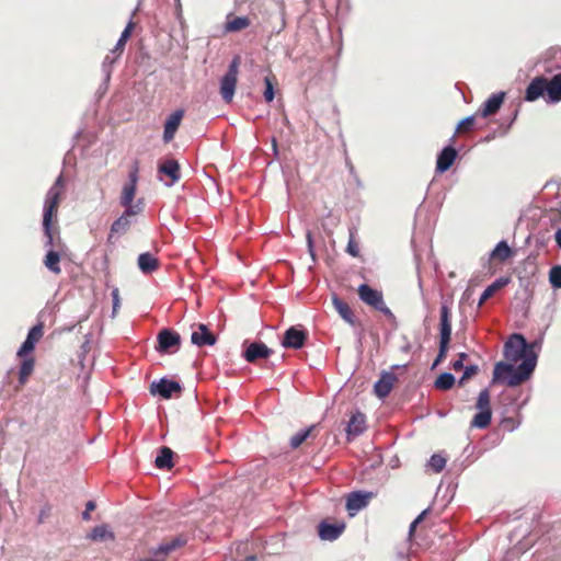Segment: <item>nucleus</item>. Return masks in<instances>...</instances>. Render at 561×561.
<instances>
[{"instance_id":"1","label":"nucleus","mask_w":561,"mask_h":561,"mask_svg":"<svg viewBox=\"0 0 561 561\" xmlns=\"http://www.w3.org/2000/svg\"><path fill=\"white\" fill-rule=\"evenodd\" d=\"M541 342L535 341L528 344L522 334H513L504 344V357L516 363L520 358L523 362L515 368L512 364L499 362L493 369L492 383L505 381L510 387H516L527 380L537 364V353L535 347H540Z\"/></svg>"},{"instance_id":"2","label":"nucleus","mask_w":561,"mask_h":561,"mask_svg":"<svg viewBox=\"0 0 561 561\" xmlns=\"http://www.w3.org/2000/svg\"><path fill=\"white\" fill-rule=\"evenodd\" d=\"M65 190V181L62 174H60L51 187L48 190L45 202H44V214H43V229L45 234V248L54 250H62V243L58 237L55 240L54 232L51 229V220L55 216L57 208L60 203L61 195Z\"/></svg>"},{"instance_id":"3","label":"nucleus","mask_w":561,"mask_h":561,"mask_svg":"<svg viewBox=\"0 0 561 561\" xmlns=\"http://www.w3.org/2000/svg\"><path fill=\"white\" fill-rule=\"evenodd\" d=\"M138 163L135 162L129 174L128 182H126L122 187L119 204L125 208H133L136 211L144 210V202L142 199H138L137 203L133 204V201L136 195L137 182H138Z\"/></svg>"},{"instance_id":"4","label":"nucleus","mask_w":561,"mask_h":561,"mask_svg":"<svg viewBox=\"0 0 561 561\" xmlns=\"http://www.w3.org/2000/svg\"><path fill=\"white\" fill-rule=\"evenodd\" d=\"M239 62L240 60L238 57L233 58L227 72L220 80V95L226 103H230L234 96L238 82Z\"/></svg>"},{"instance_id":"5","label":"nucleus","mask_w":561,"mask_h":561,"mask_svg":"<svg viewBox=\"0 0 561 561\" xmlns=\"http://www.w3.org/2000/svg\"><path fill=\"white\" fill-rule=\"evenodd\" d=\"M358 296L360 300L366 305L375 308L376 310L380 311L381 313L389 318H393V313L383 301V296L381 291L374 289L366 284H362L358 287Z\"/></svg>"},{"instance_id":"6","label":"nucleus","mask_w":561,"mask_h":561,"mask_svg":"<svg viewBox=\"0 0 561 561\" xmlns=\"http://www.w3.org/2000/svg\"><path fill=\"white\" fill-rule=\"evenodd\" d=\"M141 211H136L133 208L125 209L124 213L113 221L108 234V241L113 242L114 239L125 234L134 222V217L139 215Z\"/></svg>"},{"instance_id":"7","label":"nucleus","mask_w":561,"mask_h":561,"mask_svg":"<svg viewBox=\"0 0 561 561\" xmlns=\"http://www.w3.org/2000/svg\"><path fill=\"white\" fill-rule=\"evenodd\" d=\"M185 542L186 540L183 537H174L169 541L160 543L157 548L150 549V554L152 557L141 559L140 561H165V558L169 553L182 547L183 545H185Z\"/></svg>"},{"instance_id":"8","label":"nucleus","mask_w":561,"mask_h":561,"mask_svg":"<svg viewBox=\"0 0 561 561\" xmlns=\"http://www.w3.org/2000/svg\"><path fill=\"white\" fill-rule=\"evenodd\" d=\"M181 336L171 329H162L158 333V347L160 353H174L179 350Z\"/></svg>"},{"instance_id":"9","label":"nucleus","mask_w":561,"mask_h":561,"mask_svg":"<svg viewBox=\"0 0 561 561\" xmlns=\"http://www.w3.org/2000/svg\"><path fill=\"white\" fill-rule=\"evenodd\" d=\"M275 5L276 12L265 13V22L270 24L271 30L275 34H279L286 26L285 15H286V7L284 0H272Z\"/></svg>"},{"instance_id":"10","label":"nucleus","mask_w":561,"mask_h":561,"mask_svg":"<svg viewBox=\"0 0 561 561\" xmlns=\"http://www.w3.org/2000/svg\"><path fill=\"white\" fill-rule=\"evenodd\" d=\"M373 492L354 491L346 497V510L350 516L356 515L360 510L365 508L373 499Z\"/></svg>"},{"instance_id":"11","label":"nucleus","mask_w":561,"mask_h":561,"mask_svg":"<svg viewBox=\"0 0 561 561\" xmlns=\"http://www.w3.org/2000/svg\"><path fill=\"white\" fill-rule=\"evenodd\" d=\"M307 332L299 327H290L284 333L282 345L285 348L299 350L305 345Z\"/></svg>"},{"instance_id":"12","label":"nucleus","mask_w":561,"mask_h":561,"mask_svg":"<svg viewBox=\"0 0 561 561\" xmlns=\"http://www.w3.org/2000/svg\"><path fill=\"white\" fill-rule=\"evenodd\" d=\"M181 385L176 381L161 378L158 381H152L150 385L151 394H159L164 399H170L173 393L181 392Z\"/></svg>"},{"instance_id":"13","label":"nucleus","mask_w":561,"mask_h":561,"mask_svg":"<svg viewBox=\"0 0 561 561\" xmlns=\"http://www.w3.org/2000/svg\"><path fill=\"white\" fill-rule=\"evenodd\" d=\"M216 335L208 329L206 324L199 323L191 334L192 344L203 347L213 346L216 343Z\"/></svg>"},{"instance_id":"14","label":"nucleus","mask_w":561,"mask_h":561,"mask_svg":"<svg viewBox=\"0 0 561 561\" xmlns=\"http://www.w3.org/2000/svg\"><path fill=\"white\" fill-rule=\"evenodd\" d=\"M540 96H547V79L541 76L530 81L525 92V100L527 102H534Z\"/></svg>"},{"instance_id":"15","label":"nucleus","mask_w":561,"mask_h":561,"mask_svg":"<svg viewBox=\"0 0 561 561\" xmlns=\"http://www.w3.org/2000/svg\"><path fill=\"white\" fill-rule=\"evenodd\" d=\"M397 377L393 373H382L374 385V391L380 399L386 398L392 390Z\"/></svg>"},{"instance_id":"16","label":"nucleus","mask_w":561,"mask_h":561,"mask_svg":"<svg viewBox=\"0 0 561 561\" xmlns=\"http://www.w3.org/2000/svg\"><path fill=\"white\" fill-rule=\"evenodd\" d=\"M43 336V327L42 324L34 325L27 333V336L21 347L18 351V356L23 357L27 353L32 352L35 347V344Z\"/></svg>"},{"instance_id":"17","label":"nucleus","mask_w":561,"mask_h":561,"mask_svg":"<svg viewBox=\"0 0 561 561\" xmlns=\"http://www.w3.org/2000/svg\"><path fill=\"white\" fill-rule=\"evenodd\" d=\"M504 98H505V93L504 92H499V93H494L492 94L482 105V107H480L477 112V115H480L481 117H488L494 113H496L503 101H504Z\"/></svg>"},{"instance_id":"18","label":"nucleus","mask_w":561,"mask_h":561,"mask_svg":"<svg viewBox=\"0 0 561 561\" xmlns=\"http://www.w3.org/2000/svg\"><path fill=\"white\" fill-rule=\"evenodd\" d=\"M457 158V150L451 147H445L437 156L436 171L438 173L446 172L455 162Z\"/></svg>"},{"instance_id":"19","label":"nucleus","mask_w":561,"mask_h":561,"mask_svg":"<svg viewBox=\"0 0 561 561\" xmlns=\"http://www.w3.org/2000/svg\"><path fill=\"white\" fill-rule=\"evenodd\" d=\"M272 353L273 351L264 343L253 342L244 351V358L247 362L253 363L259 358H267Z\"/></svg>"},{"instance_id":"20","label":"nucleus","mask_w":561,"mask_h":561,"mask_svg":"<svg viewBox=\"0 0 561 561\" xmlns=\"http://www.w3.org/2000/svg\"><path fill=\"white\" fill-rule=\"evenodd\" d=\"M366 430V417L362 412L354 413L346 427L347 438L352 439L353 437L359 436Z\"/></svg>"},{"instance_id":"21","label":"nucleus","mask_w":561,"mask_h":561,"mask_svg":"<svg viewBox=\"0 0 561 561\" xmlns=\"http://www.w3.org/2000/svg\"><path fill=\"white\" fill-rule=\"evenodd\" d=\"M451 337V312L447 305L440 307L439 317V340L450 341Z\"/></svg>"},{"instance_id":"22","label":"nucleus","mask_w":561,"mask_h":561,"mask_svg":"<svg viewBox=\"0 0 561 561\" xmlns=\"http://www.w3.org/2000/svg\"><path fill=\"white\" fill-rule=\"evenodd\" d=\"M345 525L341 524H329L327 522H322L319 525V537L322 540L333 541L337 539L343 533Z\"/></svg>"},{"instance_id":"23","label":"nucleus","mask_w":561,"mask_h":561,"mask_svg":"<svg viewBox=\"0 0 561 561\" xmlns=\"http://www.w3.org/2000/svg\"><path fill=\"white\" fill-rule=\"evenodd\" d=\"M183 117V111L179 110L172 113L164 124L163 140L165 142L171 141L174 138L175 131L178 130L181 119Z\"/></svg>"},{"instance_id":"24","label":"nucleus","mask_w":561,"mask_h":561,"mask_svg":"<svg viewBox=\"0 0 561 561\" xmlns=\"http://www.w3.org/2000/svg\"><path fill=\"white\" fill-rule=\"evenodd\" d=\"M561 101V73L553 76L550 80L547 79V103H558Z\"/></svg>"},{"instance_id":"25","label":"nucleus","mask_w":561,"mask_h":561,"mask_svg":"<svg viewBox=\"0 0 561 561\" xmlns=\"http://www.w3.org/2000/svg\"><path fill=\"white\" fill-rule=\"evenodd\" d=\"M159 173L170 178V181L165 182L167 186H173L180 179V165L175 160H167L159 167Z\"/></svg>"},{"instance_id":"26","label":"nucleus","mask_w":561,"mask_h":561,"mask_svg":"<svg viewBox=\"0 0 561 561\" xmlns=\"http://www.w3.org/2000/svg\"><path fill=\"white\" fill-rule=\"evenodd\" d=\"M62 250L49 249L44 259L45 267L55 275L61 273L60 259Z\"/></svg>"},{"instance_id":"27","label":"nucleus","mask_w":561,"mask_h":561,"mask_svg":"<svg viewBox=\"0 0 561 561\" xmlns=\"http://www.w3.org/2000/svg\"><path fill=\"white\" fill-rule=\"evenodd\" d=\"M332 304L340 317L351 325H355V316L350 306L341 300L336 295L332 297Z\"/></svg>"},{"instance_id":"28","label":"nucleus","mask_w":561,"mask_h":561,"mask_svg":"<svg viewBox=\"0 0 561 561\" xmlns=\"http://www.w3.org/2000/svg\"><path fill=\"white\" fill-rule=\"evenodd\" d=\"M87 538L93 541H107L114 540L115 536L107 525H99L91 530Z\"/></svg>"},{"instance_id":"29","label":"nucleus","mask_w":561,"mask_h":561,"mask_svg":"<svg viewBox=\"0 0 561 561\" xmlns=\"http://www.w3.org/2000/svg\"><path fill=\"white\" fill-rule=\"evenodd\" d=\"M138 267L142 273L149 274L158 268V260L149 252L141 253L138 256Z\"/></svg>"},{"instance_id":"30","label":"nucleus","mask_w":561,"mask_h":561,"mask_svg":"<svg viewBox=\"0 0 561 561\" xmlns=\"http://www.w3.org/2000/svg\"><path fill=\"white\" fill-rule=\"evenodd\" d=\"M510 283V279L506 277H500L494 280L491 285H489L480 296L479 306H482L490 297L494 295V293L502 287L506 286Z\"/></svg>"},{"instance_id":"31","label":"nucleus","mask_w":561,"mask_h":561,"mask_svg":"<svg viewBox=\"0 0 561 561\" xmlns=\"http://www.w3.org/2000/svg\"><path fill=\"white\" fill-rule=\"evenodd\" d=\"M512 256V250L506 241H500L490 254L491 259L499 260L501 262L506 261Z\"/></svg>"},{"instance_id":"32","label":"nucleus","mask_w":561,"mask_h":561,"mask_svg":"<svg viewBox=\"0 0 561 561\" xmlns=\"http://www.w3.org/2000/svg\"><path fill=\"white\" fill-rule=\"evenodd\" d=\"M172 457L173 451L169 447H161L154 463L159 469H170L173 466Z\"/></svg>"},{"instance_id":"33","label":"nucleus","mask_w":561,"mask_h":561,"mask_svg":"<svg viewBox=\"0 0 561 561\" xmlns=\"http://www.w3.org/2000/svg\"><path fill=\"white\" fill-rule=\"evenodd\" d=\"M251 24V21L247 16H237L231 21H228L225 25L227 33L238 32L247 28Z\"/></svg>"},{"instance_id":"34","label":"nucleus","mask_w":561,"mask_h":561,"mask_svg":"<svg viewBox=\"0 0 561 561\" xmlns=\"http://www.w3.org/2000/svg\"><path fill=\"white\" fill-rule=\"evenodd\" d=\"M491 411H479L471 421V426L477 428H485L491 423Z\"/></svg>"},{"instance_id":"35","label":"nucleus","mask_w":561,"mask_h":561,"mask_svg":"<svg viewBox=\"0 0 561 561\" xmlns=\"http://www.w3.org/2000/svg\"><path fill=\"white\" fill-rule=\"evenodd\" d=\"M455 383V377L450 373H443L435 381V387L440 390H448Z\"/></svg>"},{"instance_id":"36","label":"nucleus","mask_w":561,"mask_h":561,"mask_svg":"<svg viewBox=\"0 0 561 561\" xmlns=\"http://www.w3.org/2000/svg\"><path fill=\"white\" fill-rule=\"evenodd\" d=\"M133 28H134V23H133V21H129L127 23L126 27L124 28V31L122 32L121 37L118 38L113 53L118 51V54H121L123 51V48H124L127 39L129 38Z\"/></svg>"},{"instance_id":"37","label":"nucleus","mask_w":561,"mask_h":561,"mask_svg":"<svg viewBox=\"0 0 561 561\" xmlns=\"http://www.w3.org/2000/svg\"><path fill=\"white\" fill-rule=\"evenodd\" d=\"M313 427L314 426H310L293 435L290 438V446L293 448H298L308 438Z\"/></svg>"},{"instance_id":"38","label":"nucleus","mask_w":561,"mask_h":561,"mask_svg":"<svg viewBox=\"0 0 561 561\" xmlns=\"http://www.w3.org/2000/svg\"><path fill=\"white\" fill-rule=\"evenodd\" d=\"M34 368V362L32 358L24 359L20 367V382L24 383L27 377L31 375Z\"/></svg>"},{"instance_id":"39","label":"nucleus","mask_w":561,"mask_h":561,"mask_svg":"<svg viewBox=\"0 0 561 561\" xmlns=\"http://www.w3.org/2000/svg\"><path fill=\"white\" fill-rule=\"evenodd\" d=\"M477 409L479 411H491L490 408V392L488 389H483L477 400Z\"/></svg>"},{"instance_id":"40","label":"nucleus","mask_w":561,"mask_h":561,"mask_svg":"<svg viewBox=\"0 0 561 561\" xmlns=\"http://www.w3.org/2000/svg\"><path fill=\"white\" fill-rule=\"evenodd\" d=\"M549 282L553 288H561V265L551 267L549 272Z\"/></svg>"},{"instance_id":"41","label":"nucleus","mask_w":561,"mask_h":561,"mask_svg":"<svg viewBox=\"0 0 561 561\" xmlns=\"http://www.w3.org/2000/svg\"><path fill=\"white\" fill-rule=\"evenodd\" d=\"M428 466L436 472H440L446 466V459L440 455H433L428 461Z\"/></svg>"},{"instance_id":"42","label":"nucleus","mask_w":561,"mask_h":561,"mask_svg":"<svg viewBox=\"0 0 561 561\" xmlns=\"http://www.w3.org/2000/svg\"><path fill=\"white\" fill-rule=\"evenodd\" d=\"M449 342L450 341H447V340H439V351H438V355H437L435 362L433 363V367L438 365L446 357Z\"/></svg>"},{"instance_id":"43","label":"nucleus","mask_w":561,"mask_h":561,"mask_svg":"<svg viewBox=\"0 0 561 561\" xmlns=\"http://www.w3.org/2000/svg\"><path fill=\"white\" fill-rule=\"evenodd\" d=\"M449 342L450 341H447V340H439V351H438V355H437L435 362L433 363V367L438 365L446 357Z\"/></svg>"},{"instance_id":"44","label":"nucleus","mask_w":561,"mask_h":561,"mask_svg":"<svg viewBox=\"0 0 561 561\" xmlns=\"http://www.w3.org/2000/svg\"><path fill=\"white\" fill-rule=\"evenodd\" d=\"M112 300H113V310H112V317L114 318L121 307V298H119V290L117 287H114L112 289Z\"/></svg>"},{"instance_id":"45","label":"nucleus","mask_w":561,"mask_h":561,"mask_svg":"<svg viewBox=\"0 0 561 561\" xmlns=\"http://www.w3.org/2000/svg\"><path fill=\"white\" fill-rule=\"evenodd\" d=\"M264 82H265L264 99L266 102H272L274 100L273 83L268 77H265Z\"/></svg>"},{"instance_id":"46","label":"nucleus","mask_w":561,"mask_h":561,"mask_svg":"<svg viewBox=\"0 0 561 561\" xmlns=\"http://www.w3.org/2000/svg\"><path fill=\"white\" fill-rule=\"evenodd\" d=\"M114 62H115V58H112L110 56H106L103 61L102 68H103V72L105 73V82H108V80L111 78V67Z\"/></svg>"},{"instance_id":"47","label":"nucleus","mask_w":561,"mask_h":561,"mask_svg":"<svg viewBox=\"0 0 561 561\" xmlns=\"http://www.w3.org/2000/svg\"><path fill=\"white\" fill-rule=\"evenodd\" d=\"M479 370L477 365H470L465 368L463 375L459 380V383H463V381L472 376H474Z\"/></svg>"},{"instance_id":"48","label":"nucleus","mask_w":561,"mask_h":561,"mask_svg":"<svg viewBox=\"0 0 561 561\" xmlns=\"http://www.w3.org/2000/svg\"><path fill=\"white\" fill-rule=\"evenodd\" d=\"M346 252L353 257H357L359 255V248L353 239L348 241Z\"/></svg>"},{"instance_id":"49","label":"nucleus","mask_w":561,"mask_h":561,"mask_svg":"<svg viewBox=\"0 0 561 561\" xmlns=\"http://www.w3.org/2000/svg\"><path fill=\"white\" fill-rule=\"evenodd\" d=\"M427 511H423L410 525V528H409V535L410 537L413 535L416 526L419 523H421L424 518V516L426 515Z\"/></svg>"},{"instance_id":"50","label":"nucleus","mask_w":561,"mask_h":561,"mask_svg":"<svg viewBox=\"0 0 561 561\" xmlns=\"http://www.w3.org/2000/svg\"><path fill=\"white\" fill-rule=\"evenodd\" d=\"M95 503L93 501H89L87 504H85V511L82 513V518L84 520H90L91 516H90V512L95 510Z\"/></svg>"},{"instance_id":"51","label":"nucleus","mask_w":561,"mask_h":561,"mask_svg":"<svg viewBox=\"0 0 561 561\" xmlns=\"http://www.w3.org/2000/svg\"><path fill=\"white\" fill-rule=\"evenodd\" d=\"M306 238H307L308 251H309L312 260L314 261L316 260V255H314L312 236H311L310 231L307 232Z\"/></svg>"},{"instance_id":"52","label":"nucleus","mask_w":561,"mask_h":561,"mask_svg":"<svg viewBox=\"0 0 561 561\" xmlns=\"http://www.w3.org/2000/svg\"><path fill=\"white\" fill-rule=\"evenodd\" d=\"M474 117H476L474 115H470V116H468V117L463 118V119L458 124L457 129L459 130V129H460V128H462V127H470V126L473 124V122H474Z\"/></svg>"},{"instance_id":"53","label":"nucleus","mask_w":561,"mask_h":561,"mask_svg":"<svg viewBox=\"0 0 561 561\" xmlns=\"http://www.w3.org/2000/svg\"><path fill=\"white\" fill-rule=\"evenodd\" d=\"M467 357V354L466 353H460L459 354V358L457 360L454 362L453 364V368L455 370H459L461 368H463V359Z\"/></svg>"},{"instance_id":"54","label":"nucleus","mask_w":561,"mask_h":561,"mask_svg":"<svg viewBox=\"0 0 561 561\" xmlns=\"http://www.w3.org/2000/svg\"><path fill=\"white\" fill-rule=\"evenodd\" d=\"M49 515V507L43 508L38 515V523H43L44 519Z\"/></svg>"},{"instance_id":"55","label":"nucleus","mask_w":561,"mask_h":561,"mask_svg":"<svg viewBox=\"0 0 561 561\" xmlns=\"http://www.w3.org/2000/svg\"><path fill=\"white\" fill-rule=\"evenodd\" d=\"M554 240L559 249H561V228H559L554 233Z\"/></svg>"},{"instance_id":"56","label":"nucleus","mask_w":561,"mask_h":561,"mask_svg":"<svg viewBox=\"0 0 561 561\" xmlns=\"http://www.w3.org/2000/svg\"><path fill=\"white\" fill-rule=\"evenodd\" d=\"M176 3V15L180 19L182 16V4L181 0H175Z\"/></svg>"},{"instance_id":"57","label":"nucleus","mask_w":561,"mask_h":561,"mask_svg":"<svg viewBox=\"0 0 561 561\" xmlns=\"http://www.w3.org/2000/svg\"><path fill=\"white\" fill-rule=\"evenodd\" d=\"M256 560V557L255 556H248L244 561H255Z\"/></svg>"},{"instance_id":"58","label":"nucleus","mask_w":561,"mask_h":561,"mask_svg":"<svg viewBox=\"0 0 561 561\" xmlns=\"http://www.w3.org/2000/svg\"><path fill=\"white\" fill-rule=\"evenodd\" d=\"M273 150H274L275 153L277 152V145H276V139L275 138H273Z\"/></svg>"}]
</instances>
